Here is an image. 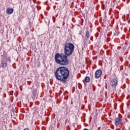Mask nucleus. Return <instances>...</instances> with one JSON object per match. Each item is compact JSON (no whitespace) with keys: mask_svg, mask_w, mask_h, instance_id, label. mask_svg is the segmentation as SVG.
<instances>
[{"mask_svg":"<svg viewBox=\"0 0 130 130\" xmlns=\"http://www.w3.org/2000/svg\"><path fill=\"white\" fill-rule=\"evenodd\" d=\"M7 61H11V58H10V57H8L7 58Z\"/></svg>","mask_w":130,"mask_h":130,"instance_id":"9b49d317","label":"nucleus"},{"mask_svg":"<svg viewBox=\"0 0 130 130\" xmlns=\"http://www.w3.org/2000/svg\"><path fill=\"white\" fill-rule=\"evenodd\" d=\"M83 130H88L87 128H85Z\"/></svg>","mask_w":130,"mask_h":130,"instance_id":"f8f14e48","label":"nucleus"},{"mask_svg":"<svg viewBox=\"0 0 130 130\" xmlns=\"http://www.w3.org/2000/svg\"><path fill=\"white\" fill-rule=\"evenodd\" d=\"M75 50V46L71 43H67L64 45V54L57 53L54 56L55 61L60 66H68L69 60L68 56H71Z\"/></svg>","mask_w":130,"mask_h":130,"instance_id":"f257e3e1","label":"nucleus"},{"mask_svg":"<svg viewBox=\"0 0 130 130\" xmlns=\"http://www.w3.org/2000/svg\"><path fill=\"white\" fill-rule=\"evenodd\" d=\"M101 76H102V70L101 69L96 70L94 73L95 79H99Z\"/></svg>","mask_w":130,"mask_h":130,"instance_id":"20e7f679","label":"nucleus"},{"mask_svg":"<svg viewBox=\"0 0 130 130\" xmlns=\"http://www.w3.org/2000/svg\"><path fill=\"white\" fill-rule=\"evenodd\" d=\"M56 1H58V0H56Z\"/></svg>","mask_w":130,"mask_h":130,"instance_id":"ddd939ff","label":"nucleus"},{"mask_svg":"<svg viewBox=\"0 0 130 130\" xmlns=\"http://www.w3.org/2000/svg\"><path fill=\"white\" fill-rule=\"evenodd\" d=\"M84 80L86 83H89V82H90V77H88V76L85 77Z\"/></svg>","mask_w":130,"mask_h":130,"instance_id":"1a4fd4ad","label":"nucleus"},{"mask_svg":"<svg viewBox=\"0 0 130 130\" xmlns=\"http://www.w3.org/2000/svg\"><path fill=\"white\" fill-rule=\"evenodd\" d=\"M1 67L3 69L4 68H7L8 67V62H7V61L5 58H3L1 61Z\"/></svg>","mask_w":130,"mask_h":130,"instance_id":"423d86ee","label":"nucleus"},{"mask_svg":"<svg viewBox=\"0 0 130 130\" xmlns=\"http://www.w3.org/2000/svg\"><path fill=\"white\" fill-rule=\"evenodd\" d=\"M14 13V9L12 8H8L6 10V13L7 15H12V13Z\"/></svg>","mask_w":130,"mask_h":130,"instance_id":"6e6552de","label":"nucleus"},{"mask_svg":"<svg viewBox=\"0 0 130 130\" xmlns=\"http://www.w3.org/2000/svg\"><path fill=\"white\" fill-rule=\"evenodd\" d=\"M122 122V117H117L115 119V125L116 126H118Z\"/></svg>","mask_w":130,"mask_h":130,"instance_id":"39448f33","label":"nucleus"},{"mask_svg":"<svg viewBox=\"0 0 130 130\" xmlns=\"http://www.w3.org/2000/svg\"><path fill=\"white\" fill-rule=\"evenodd\" d=\"M89 38H90V32L89 31V30H87L85 33V38L84 40V42H87Z\"/></svg>","mask_w":130,"mask_h":130,"instance_id":"0eeeda50","label":"nucleus"},{"mask_svg":"<svg viewBox=\"0 0 130 130\" xmlns=\"http://www.w3.org/2000/svg\"><path fill=\"white\" fill-rule=\"evenodd\" d=\"M54 75L57 81L66 83L70 77V71L66 67H60L57 68L54 73Z\"/></svg>","mask_w":130,"mask_h":130,"instance_id":"f03ea898","label":"nucleus"},{"mask_svg":"<svg viewBox=\"0 0 130 130\" xmlns=\"http://www.w3.org/2000/svg\"><path fill=\"white\" fill-rule=\"evenodd\" d=\"M32 95L34 97H35L36 96V94L35 93V91H33L32 92Z\"/></svg>","mask_w":130,"mask_h":130,"instance_id":"9d476101","label":"nucleus"},{"mask_svg":"<svg viewBox=\"0 0 130 130\" xmlns=\"http://www.w3.org/2000/svg\"><path fill=\"white\" fill-rule=\"evenodd\" d=\"M118 83V79L117 78V77L115 76L114 78L111 80L110 84L113 88H116Z\"/></svg>","mask_w":130,"mask_h":130,"instance_id":"7ed1b4c3","label":"nucleus"}]
</instances>
